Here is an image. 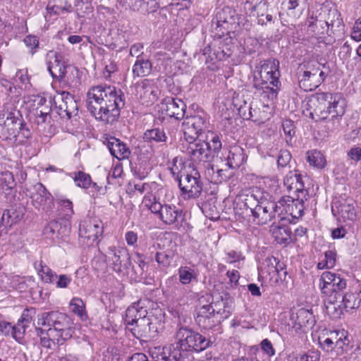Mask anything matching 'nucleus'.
I'll return each mask as SVG.
<instances>
[{
  "mask_svg": "<svg viewBox=\"0 0 361 361\" xmlns=\"http://www.w3.org/2000/svg\"><path fill=\"white\" fill-rule=\"evenodd\" d=\"M346 107L347 102L341 93L317 92L308 98L306 111L316 122L332 121L340 124Z\"/></svg>",
  "mask_w": 361,
  "mask_h": 361,
  "instance_id": "2",
  "label": "nucleus"
},
{
  "mask_svg": "<svg viewBox=\"0 0 361 361\" xmlns=\"http://www.w3.org/2000/svg\"><path fill=\"white\" fill-rule=\"evenodd\" d=\"M284 185L288 188H295L297 192L304 193V183L302 181V176L298 171H289L283 180Z\"/></svg>",
  "mask_w": 361,
  "mask_h": 361,
  "instance_id": "30",
  "label": "nucleus"
},
{
  "mask_svg": "<svg viewBox=\"0 0 361 361\" xmlns=\"http://www.w3.org/2000/svg\"><path fill=\"white\" fill-rule=\"evenodd\" d=\"M259 203L253 213V221L259 225H264L272 221L281 207L278 206L276 202L269 201L264 197Z\"/></svg>",
  "mask_w": 361,
  "mask_h": 361,
  "instance_id": "18",
  "label": "nucleus"
},
{
  "mask_svg": "<svg viewBox=\"0 0 361 361\" xmlns=\"http://www.w3.org/2000/svg\"><path fill=\"white\" fill-rule=\"evenodd\" d=\"M143 140L148 143L166 142L167 136L162 128H154L147 130L143 134Z\"/></svg>",
  "mask_w": 361,
  "mask_h": 361,
  "instance_id": "35",
  "label": "nucleus"
},
{
  "mask_svg": "<svg viewBox=\"0 0 361 361\" xmlns=\"http://www.w3.org/2000/svg\"><path fill=\"white\" fill-rule=\"evenodd\" d=\"M106 261L112 265V269L123 274H130L131 259L126 248L111 246L107 248L105 254Z\"/></svg>",
  "mask_w": 361,
  "mask_h": 361,
  "instance_id": "10",
  "label": "nucleus"
},
{
  "mask_svg": "<svg viewBox=\"0 0 361 361\" xmlns=\"http://www.w3.org/2000/svg\"><path fill=\"white\" fill-rule=\"evenodd\" d=\"M73 178L78 187L87 189L92 185L91 176L84 171H78L75 172Z\"/></svg>",
  "mask_w": 361,
  "mask_h": 361,
  "instance_id": "51",
  "label": "nucleus"
},
{
  "mask_svg": "<svg viewBox=\"0 0 361 361\" xmlns=\"http://www.w3.org/2000/svg\"><path fill=\"white\" fill-rule=\"evenodd\" d=\"M152 260L153 258L152 257H149L139 252H135L134 262L137 264V267L148 269V264Z\"/></svg>",
  "mask_w": 361,
  "mask_h": 361,
  "instance_id": "59",
  "label": "nucleus"
},
{
  "mask_svg": "<svg viewBox=\"0 0 361 361\" xmlns=\"http://www.w3.org/2000/svg\"><path fill=\"white\" fill-rule=\"evenodd\" d=\"M70 307L73 313L77 314L81 319L87 318L85 305L82 299L73 298L70 302Z\"/></svg>",
  "mask_w": 361,
  "mask_h": 361,
  "instance_id": "50",
  "label": "nucleus"
},
{
  "mask_svg": "<svg viewBox=\"0 0 361 361\" xmlns=\"http://www.w3.org/2000/svg\"><path fill=\"white\" fill-rule=\"evenodd\" d=\"M275 240L279 244L287 245L291 242V230L287 226H278L274 230Z\"/></svg>",
  "mask_w": 361,
  "mask_h": 361,
  "instance_id": "42",
  "label": "nucleus"
},
{
  "mask_svg": "<svg viewBox=\"0 0 361 361\" xmlns=\"http://www.w3.org/2000/svg\"><path fill=\"white\" fill-rule=\"evenodd\" d=\"M279 61L277 59H273L271 71L267 72L269 75L268 80H270L269 84L273 87H270L268 82L264 80H259L256 77L253 80V87L257 90H262L267 92L269 90L271 99L277 97L278 91L280 90L281 82L279 80L280 72L279 70Z\"/></svg>",
  "mask_w": 361,
  "mask_h": 361,
  "instance_id": "13",
  "label": "nucleus"
},
{
  "mask_svg": "<svg viewBox=\"0 0 361 361\" xmlns=\"http://www.w3.org/2000/svg\"><path fill=\"white\" fill-rule=\"evenodd\" d=\"M26 329V327H24L23 325L20 324V322H18L16 325L11 326V334L16 341L20 343L21 341L24 338Z\"/></svg>",
  "mask_w": 361,
  "mask_h": 361,
  "instance_id": "57",
  "label": "nucleus"
},
{
  "mask_svg": "<svg viewBox=\"0 0 361 361\" xmlns=\"http://www.w3.org/2000/svg\"><path fill=\"white\" fill-rule=\"evenodd\" d=\"M338 212L343 219L353 220L356 217L354 206L350 203L341 204Z\"/></svg>",
  "mask_w": 361,
  "mask_h": 361,
  "instance_id": "53",
  "label": "nucleus"
},
{
  "mask_svg": "<svg viewBox=\"0 0 361 361\" xmlns=\"http://www.w3.org/2000/svg\"><path fill=\"white\" fill-rule=\"evenodd\" d=\"M325 24L328 27V32L331 31V33L334 34L335 32H339L344 27L343 19L340 12L334 8L330 9L328 13L327 20L325 21Z\"/></svg>",
  "mask_w": 361,
  "mask_h": 361,
  "instance_id": "29",
  "label": "nucleus"
},
{
  "mask_svg": "<svg viewBox=\"0 0 361 361\" xmlns=\"http://www.w3.org/2000/svg\"><path fill=\"white\" fill-rule=\"evenodd\" d=\"M183 176L178 184L182 197L185 200L199 197L202 194L203 183L200 173L194 164H188V170L185 174L183 173Z\"/></svg>",
  "mask_w": 361,
  "mask_h": 361,
  "instance_id": "6",
  "label": "nucleus"
},
{
  "mask_svg": "<svg viewBox=\"0 0 361 361\" xmlns=\"http://www.w3.org/2000/svg\"><path fill=\"white\" fill-rule=\"evenodd\" d=\"M114 86L97 85L91 87L87 93L86 106L90 113L96 118L102 110V106L109 102V96L115 91Z\"/></svg>",
  "mask_w": 361,
  "mask_h": 361,
  "instance_id": "9",
  "label": "nucleus"
},
{
  "mask_svg": "<svg viewBox=\"0 0 361 361\" xmlns=\"http://www.w3.org/2000/svg\"><path fill=\"white\" fill-rule=\"evenodd\" d=\"M292 158L290 152L287 149L280 151L277 159L278 168L286 167Z\"/></svg>",
  "mask_w": 361,
  "mask_h": 361,
  "instance_id": "62",
  "label": "nucleus"
},
{
  "mask_svg": "<svg viewBox=\"0 0 361 361\" xmlns=\"http://www.w3.org/2000/svg\"><path fill=\"white\" fill-rule=\"evenodd\" d=\"M152 63L148 59H137L133 67L134 77H145L151 73Z\"/></svg>",
  "mask_w": 361,
  "mask_h": 361,
  "instance_id": "36",
  "label": "nucleus"
},
{
  "mask_svg": "<svg viewBox=\"0 0 361 361\" xmlns=\"http://www.w3.org/2000/svg\"><path fill=\"white\" fill-rule=\"evenodd\" d=\"M205 144H207V147L213 157L215 155H219L222 148V143L219 135L212 133L210 138L207 137V141L205 142Z\"/></svg>",
  "mask_w": 361,
  "mask_h": 361,
  "instance_id": "49",
  "label": "nucleus"
},
{
  "mask_svg": "<svg viewBox=\"0 0 361 361\" xmlns=\"http://www.w3.org/2000/svg\"><path fill=\"white\" fill-rule=\"evenodd\" d=\"M335 298L338 300L341 299L340 302H342V305L344 309H357L359 307L361 299L356 293H347L345 294H338V296H335Z\"/></svg>",
  "mask_w": 361,
  "mask_h": 361,
  "instance_id": "39",
  "label": "nucleus"
},
{
  "mask_svg": "<svg viewBox=\"0 0 361 361\" xmlns=\"http://www.w3.org/2000/svg\"><path fill=\"white\" fill-rule=\"evenodd\" d=\"M307 161L310 166L317 169H324L326 165L324 155L317 149L310 150L307 152Z\"/></svg>",
  "mask_w": 361,
  "mask_h": 361,
  "instance_id": "41",
  "label": "nucleus"
},
{
  "mask_svg": "<svg viewBox=\"0 0 361 361\" xmlns=\"http://www.w3.org/2000/svg\"><path fill=\"white\" fill-rule=\"evenodd\" d=\"M27 192L35 208L42 207L46 214L52 212L54 208V197L42 183H37L32 185L27 189Z\"/></svg>",
  "mask_w": 361,
  "mask_h": 361,
  "instance_id": "11",
  "label": "nucleus"
},
{
  "mask_svg": "<svg viewBox=\"0 0 361 361\" xmlns=\"http://www.w3.org/2000/svg\"><path fill=\"white\" fill-rule=\"evenodd\" d=\"M304 209V200L298 197L290 205L286 206L285 212L290 214L293 219H298L303 215Z\"/></svg>",
  "mask_w": 361,
  "mask_h": 361,
  "instance_id": "43",
  "label": "nucleus"
},
{
  "mask_svg": "<svg viewBox=\"0 0 361 361\" xmlns=\"http://www.w3.org/2000/svg\"><path fill=\"white\" fill-rule=\"evenodd\" d=\"M263 198V192L259 188L256 187L250 189L239 196L238 200L240 201L238 203L240 205V209H245L247 215L252 216L253 213L255 212L257 207Z\"/></svg>",
  "mask_w": 361,
  "mask_h": 361,
  "instance_id": "20",
  "label": "nucleus"
},
{
  "mask_svg": "<svg viewBox=\"0 0 361 361\" xmlns=\"http://www.w3.org/2000/svg\"><path fill=\"white\" fill-rule=\"evenodd\" d=\"M245 8L252 13L255 12L258 18V23L264 25L267 23L262 17L266 14L267 11V4L263 0H247L245 2Z\"/></svg>",
  "mask_w": 361,
  "mask_h": 361,
  "instance_id": "28",
  "label": "nucleus"
},
{
  "mask_svg": "<svg viewBox=\"0 0 361 361\" xmlns=\"http://www.w3.org/2000/svg\"><path fill=\"white\" fill-rule=\"evenodd\" d=\"M269 106L268 105L260 104V106H257L252 104L250 120L255 123H264L269 118Z\"/></svg>",
  "mask_w": 361,
  "mask_h": 361,
  "instance_id": "38",
  "label": "nucleus"
},
{
  "mask_svg": "<svg viewBox=\"0 0 361 361\" xmlns=\"http://www.w3.org/2000/svg\"><path fill=\"white\" fill-rule=\"evenodd\" d=\"M186 152L194 161L209 162L213 158L207 147V144H205V141L199 140L198 142L190 145Z\"/></svg>",
  "mask_w": 361,
  "mask_h": 361,
  "instance_id": "24",
  "label": "nucleus"
},
{
  "mask_svg": "<svg viewBox=\"0 0 361 361\" xmlns=\"http://www.w3.org/2000/svg\"><path fill=\"white\" fill-rule=\"evenodd\" d=\"M231 47L224 42H220L218 45L214 44L213 47V56L214 60L224 61L232 55Z\"/></svg>",
  "mask_w": 361,
  "mask_h": 361,
  "instance_id": "44",
  "label": "nucleus"
},
{
  "mask_svg": "<svg viewBox=\"0 0 361 361\" xmlns=\"http://www.w3.org/2000/svg\"><path fill=\"white\" fill-rule=\"evenodd\" d=\"M185 214L181 209L173 204H164V209L159 219L165 225L181 224Z\"/></svg>",
  "mask_w": 361,
  "mask_h": 361,
  "instance_id": "22",
  "label": "nucleus"
},
{
  "mask_svg": "<svg viewBox=\"0 0 361 361\" xmlns=\"http://www.w3.org/2000/svg\"><path fill=\"white\" fill-rule=\"evenodd\" d=\"M49 329L53 331V333L57 336V344L60 339L66 341L71 338L74 333L73 322L71 319L66 314L57 311L49 312L48 319Z\"/></svg>",
  "mask_w": 361,
  "mask_h": 361,
  "instance_id": "8",
  "label": "nucleus"
},
{
  "mask_svg": "<svg viewBox=\"0 0 361 361\" xmlns=\"http://www.w3.org/2000/svg\"><path fill=\"white\" fill-rule=\"evenodd\" d=\"M49 54L53 55L54 61L48 62L47 69L53 79L60 82L66 80L69 81L71 80L70 77L66 76L68 71L73 75L74 73L78 75V69L62 61L61 54L54 51H50Z\"/></svg>",
  "mask_w": 361,
  "mask_h": 361,
  "instance_id": "14",
  "label": "nucleus"
},
{
  "mask_svg": "<svg viewBox=\"0 0 361 361\" xmlns=\"http://www.w3.org/2000/svg\"><path fill=\"white\" fill-rule=\"evenodd\" d=\"M25 212V207L21 203L11 206L10 208L4 211L0 220V226L11 228L23 219Z\"/></svg>",
  "mask_w": 361,
  "mask_h": 361,
  "instance_id": "21",
  "label": "nucleus"
},
{
  "mask_svg": "<svg viewBox=\"0 0 361 361\" xmlns=\"http://www.w3.org/2000/svg\"><path fill=\"white\" fill-rule=\"evenodd\" d=\"M61 100L64 101L66 106V116L70 119L73 116L78 115V106L73 95L69 92H63L61 93Z\"/></svg>",
  "mask_w": 361,
  "mask_h": 361,
  "instance_id": "37",
  "label": "nucleus"
},
{
  "mask_svg": "<svg viewBox=\"0 0 361 361\" xmlns=\"http://www.w3.org/2000/svg\"><path fill=\"white\" fill-rule=\"evenodd\" d=\"M129 35L123 30H118L116 34L112 37V42L107 45L108 47L116 51H121L129 45Z\"/></svg>",
  "mask_w": 361,
  "mask_h": 361,
  "instance_id": "31",
  "label": "nucleus"
},
{
  "mask_svg": "<svg viewBox=\"0 0 361 361\" xmlns=\"http://www.w3.org/2000/svg\"><path fill=\"white\" fill-rule=\"evenodd\" d=\"M335 346L338 354L347 352L352 348L350 345V340L346 336L343 338L340 337L339 338H336L335 341Z\"/></svg>",
  "mask_w": 361,
  "mask_h": 361,
  "instance_id": "58",
  "label": "nucleus"
},
{
  "mask_svg": "<svg viewBox=\"0 0 361 361\" xmlns=\"http://www.w3.org/2000/svg\"><path fill=\"white\" fill-rule=\"evenodd\" d=\"M344 307L341 303H338L337 300L336 301H329L326 304V311L327 314L332 319H338L343 313Z\"/></svg>",
  "mask_w": 361,
  "mask_h": 361,
  "instance_id": "48",
  "label": "nucleus"
},
{
  "mask_svg": "<svg viewBox=\"0 0 361 361\" xmlns=\"http://www.w3.org/2000/svg\"><path fill=\"white\" fill-rule=\"evenodd\" d=\"M22 126V115L20 111L10 112L6 119L0 123V138L2 140L16 141L19 129Z\"/></svg>",
  "mask_w": 361,
  "mask_h": 361,
  "instance_id": "16",
  "label": "nucleus"
},
{
  "mask_svg": "<svg viewBox=\"0 0 361 361\" xmlns=\"http://www.w3.org/2000/svg\"><path fill=\"white\" fill-rule=\"evenodd\" d=\"M216 30L219 36L223 37L231 32L235 25L238 24L235 10L226 6L217 12L216 15Z\"/></svg>",
  "mask_w": 361,
  "mask_h": 361,
  "instance_id": "17",
  "label": "nucleus"
},
{
  "mask_svg": "<svg viewBox=\"0 0 361 361\" xmlns=\"http://www.w3.org/2000/svg\"><path fill=\"white\" fill-rule=\"evenodd\" d=\"M183 125L196 130L195 132L202 133L207 128L208 116L203 110H201L194 115L186 116L184 118Z\"/></svg>",
  "mask_w": 361,
  "mask_h": 361,
  "instance_id": "27",
  "label": "nucleus"
},
{
  "mask_svg": "<svg viewBox=\"0 0 361 361\" xmlns=\"http://www.w3.org/2000/svg\"><path fill=\"white\" fill-rule=\"evenodd\" d=\"M186 104L180 99L167 97L162 99L160 104V109L162 112L171 118L180 121L185 118Z\"/></svg>",
  "mask_w": 361,
  "mask_h": 361,
  "instance_id": "19",
  "label": "nucleus"
},
{
  "mask_svg": "<svg viewBox=\"0 0 361 361\" xmlns=\"http://www.w3.org/2000/svg\"><path fill=\"white\" fill-rule=\"evenodd\" d=\"M259 346L263 353L268 357H271L275 355V348H274L271 342L268 338L263 339L260 342Z\"/></svg>",
  "mask_w": 361,
  "mask_h": 361,
  "instance_id": "64",
  "label": "nucleus"
},
{
  "mask_svg": "<svg viewBox=\"0 0 361 361\" xmlns=\"http://www.w3.org/2000/svg\"><path fill=\"white\" fill-rule=\"evenodd\" d=\"M179 282L186 286L197 281L198 273L190 267L180 266L178 269Z\"/></svg>",
  "mask_w": 361,
  "mask_h": 361,
  "instance_id": "33",
  "label": "nucleus"
},
{
  "mask_svg": "<svg viewBox=\"0 0 361 361\" xmlns=\"http://www.w3.org/2000/svg\"><path fill=\"white\" fill-rule=\"evenodd\" d=\"M109 102L106 105L102 106V110L96 119L106 123L113 124L116 122L121 114V109L125 106L126 98L123 91L120 89H115L111 94L109 96Z\"/></svg>",
  "mask_w": 361,
  "mask_h": 361,
  "instance_id": "7",
  "label": "nucleus"
},
{
  "mask_svg": "<svg viewBox=\"0 0 361 361\" xmlns=\"http://www.w3.org/2000/svg\"><path fill=\"white\" fill-rule=\"evenodd\" d=\"M165 314L161 309L139 317L135 324L129 328L133 335L141 341L155 338L164 329Z\"/></svg>",
  "mask_w": 361,
  "mask_h": 361,
  "instance_id": "3",
  "label": "nucleus"
},
{
  "mask_svg": "<svg viewBox=\"0 0 361 361\" xmlns=\"http://www.w3.org/2000/svg\"><path fill=\"white\" fill-rule=\"evenodd\" d=\"M174 254L171 250H166L162 252H157L155 254V261L158 264L164 268L170 266L173 259Z\"/></svg>",
  "mask_w": 361,
  "mask_h": 361,
  "instance_id": "52",
  "label": "nucleus"
},
{
  "mask_svg": "<svg viewBox=\"0 0 361 361\" xmlns=\"http://www.w3.org/2000/svg\"><path fill=\"white\" fill-rule=\"evenodd\" d=\"M23 42L25 45L30 49L32 55L37 52L39 44V39L37 36L29 35L24 38Z\"/></svg>",
  "mask_w": 361,
  "mask_h": 361,
  "instance_id": "61",
  "label": "nucleus"
},
{
  "mask_svg": "<svg viewBox=\"0 0 361 361\" xmlns=\"http://www.w3.org/2000/svg\"><path fill=\"white\" fill-rule=\"evenodd\" d=\"M137 314H140L141 317H143L145 314H147L148 312L142 307H140L139 303L137 305L134 303L133 305L127 308L126 311L125 324L128 329L133 326L137 320Z\"/></svg>",
  "mask_w": 361,
  "mask_h": 361,
  "instance_id": "34",
  "label": "nucleus"
},
{
  "mask_svg": "<svg viewBox=\"0 0 361 361\" xmlns=\"http://www.w3.org/2000/svg\"><path fill=\"white\" fill-rule=\"evenodd\" d=\"M104 144L107 146L111 154L118 160L127 159L131 154L126 145L115 137L106 138Z\"/></svg>",
  "mask_w": 361,
  "mask_h": 361,
  "instance_id": "25",
  "label": "nucleus"
},
{
  "mask_svg": "<svg viewBox=\"0 0 361 361\" xmlns=\"http://www.w3.org/2000/svg\"><path fill=\"white\" fill-rule=\"evenodd\" d=\"M221 300L224 307L219 308L218 310H220L221 318H222L224 320L228 318L232 312L233 298L229 295V293H224L222 295H221Z\"/></svg>",
  "mask_w": 361,
  "mask_h": 361,
  "instance_id": "46",
  "label": "nucleus"
},
{
  "mask_svg": "<svg viewBox=\"0 0 361 361\" xmlns=\"http://www.w3.org/2000/svg\"><path fill=\"white\" fill-rule=\"evenodd\" d=\"M160 8L158 0H138L137 3H133L132 5V9L134 11H138L144 14L153 13Z\"/></svg>",
  "mask_w": 361,
  "mask_h": 361,
  "instance_id": "32",
  "label": "nucleus"
},
{
  "mask_svg": "<svg viewBox=\"0 0 361 361\" xmlns=\"http://www.w3.org/2000/svg\"><path fill=\"white\" fill-rule=\"evenodd\" d=\"M347 286V280L340 274L326 271L323 272L320 279L319 286L322 294L331 296L333 293L338 296Z\"/></svg>",
  "mask_w": 361,
  "mask_h": 361,
  "instance_id": "12",
  "label": "nucleus"
},
{
  "mask_svg": "<svg viewBox=\"0 0 361 361\" xmlns=\"http://www.w3.org/2000/svg\"><path fill=\"white\" fill-rule=\"evenodd\" d=\"M104 232L102 222H85L79 226V242L83 246H93Z\"/></svg>",
  "mask_w": 361,
  "mask_h": 361,
  "instance_id": "15",
  "label": "nucleus"
},
{
  "mask_svg": "<svg viewBox=\"0 0 361 361\" xmlns=\"http://www.w3.org/2000/svg\"><path fill=\"white\" fill-rule=\"evenodd\" d=\"M148 269H145L144 267H135L132 266L130 267L131 274L130 278L135 281V282H140L142 279H145V274L147 271Z\"/></svg>",
  "mask_w": 361,
  "mask_h": 361,
  "instance_id": "63",
  "label": "nucleus"
},
{
  "mask_svg": "<svg viewBox=\"0 0 361 361\" xmlns=\"http://www.w3.org/2000/svg\"><path fill=\"white\" fill-rule=\"evenodd\" d=\"M266 262L268 267H271L273 269V271L277 273L278 277L281 281H286L288 272L286 271V265L283 262H280L278 258L274 256L267 257Z\"/></svg>",
  "mask_w": 361,
  "mask_h": 361,
  "instance_id": "40",
  "label": "nucleus"
},
{
  "mask_svg": "<svg viewBox=\"0 0 361 361\" xmlns=\"http://www.w3.org/2000/svg\"><path fill=\"white\" fill-rule=\"evenodd\" d=\"M16 185L14 176L11 172L6 171L1 173L0 175V190L12 191Z\"/></svg>",
  "mask_w": 361,
  "mask_h": 361,
  "instance_id": "47",
  "label": "nucleus"
},
{
  "mask_svg": "<svg viewBox=\"0 0 361 361\" xmlns=\"http://www.w3.org/2000/svg\"><path fill=\"white\" fill-rule=\"evenodd\" d=\"M182 128L185 139L188 142L190 143V145L195 143L198 137L202 135L201 133L195 132L196 130L192 128H189L188 126H184L183 123H182Z\"/></svg>",
  "mask_w": 361,
  "mask_h": 361,
  "instance_id": "56",
  "label": "nucleus"
},
{
  "mask_svg": "<svg viewBox=\"0 0 361 361\" xmlns=\"http://www.w3.org/2000/svg\"><path fill=\"white\" fill-rule=\"evenodd\" d=\"M212 344L211 340L200 332L180 326L176 331V341L164 347L156 361H192L195 353H201Z\"/></svg>",
  "mask_w": 361,
  "mask_h": 361,
  "instance_id": "1",
  "label": "nucleus"
},
{
  "mask_svg": "<svg viewBox=\"0 0 361 361\" xmlns=\"http://www.w3.org/2000/svg\"><path fill=\"white\" fill-rule=\"evenodd\" d=\"M294 326L302 331L312 329L316 323V320L312 310L300 308L297 310L295 317L293 316Z\"/></svg>",
  "mask_w": 361,
  "mask_h": 361,
  "instance_id": "23",
  "label": "nucleus"
},
{
  "mask_svg": "<svg viewBox=\"0 0 361 361\" xmlns=\"http://www.w3.org/2000/svg\"><path fill=\"white\" fill-rule=\"evenodd\" d=\"M283 130L286 135V142L292 145V139L295 134V126L294 122L290 119H285L282 122Z\"/></svg>",
  "mask_w": 361,
  "mask_h": 361,
  "instance_id": "54",
  "label": "nucleus"
},
{
  "mask_svg": "<svg viewBox=\"0 0 361 361\" xmlns=\"http://www.w3.org/2000/svg\"><path fill=\"white\" fill-rule=\"evenodd\" d=\"M66 227H62L61 224L56 221L52 220L48 223V224L44 228V233L46 235H54L55 233L61 234L64 232Z\"/></svg>",
  "mask_w": 361,
  "mask_h": 361,
  "instance_id": "55",
  "label": "nucleus"
},
{
  "mask_svg": "<svg viewBox=\"0 0 361 361\" xmlns=\"http://www.w3.org/2000/svg\"><path fill=\"white\" fill-rule=\"evenodd\" d=\"M39 267V268L37 267V262H35V267L37 269L38 274L40 276L42 281L47 283H53L57 278L56 274L48 266L43 265L42 261H40Z\"/></svg>",
  "mask_w": 361,
  "mask_h": 361,
  "instance_id": "45",
  "label": "nucleus"
},
{
  "mask_svg": "<svg viewBox=\"0 0 361 361\" xmlns=\"http://www.w3.org/2000/svg\"><path fill=\"white\" fill-rule=\"evenodd\" d=\"M195 324L201 329H212L219 325L223 320L220 310L214 307L213 297L206 293L199 298L194 314Z\"/></svg>",
  "mask_w": 361,
  "mask_h": 361,
  "instance_id": "4",
  "label": "nucleus"
},
{
  "mask_svg": "<svg viewBox=\"0 0 361 361\" xmlns=\"http://www.w3.org/2000/svg\"><path fill=\"white\" fill-rule=\"evenodd\" d=\"M54 340L57 341V336L53 333V331L48 329L46 331V335L40 337V344L46 348L50 349L51 348V343H54Z\"/></svg>",
  "mask_w": 361,
  "mask_h": 361,
  "instance_id": "60",
  "label": "nucleus"
},
{
  "mask_svg": "<svg viewBox=\"0 0 361 361\" xmlns=\"http://www.w3.org/2000/svg\"><path fill=\"white\" fill-rule=\"evenodd\" d=\"M225 159L226 160L225 165L229 169H235L245 161L247 156L241 147L234 145L230 147Z\"/></svg>",
  "mask_w": 361,
  "mask_h": 361,
  "instance_id": "26",
  "label": "nucleus"
},
{
  "mask_svg": "<svg viewBox=\"0 0 361 361\" xmlns=\"http://www.w3.org/2000/svg\"><path fill=\"white\" fill-rule=\"evenodd\" d=\"M331 71L327 63H309L306 70L298 73L299 85L304 91H312L320 86Z\"/></svg>",
  "mask_w": 361,
  "mask_h": 361,
  "instance_id": "5",
  "label": "nucleus"
}]
</instances>
